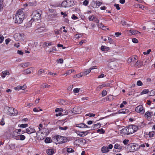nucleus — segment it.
I'll return each instance as SVG.
<instances>
[{
	"mask_svg": "<svg viewBox=\"0 0 155 155\" xmlns=\"http://www.w3.org/2000/svg\"><path fill=\"white\" fill-rule=\"evenodd\" d=\"M23 8L20 9L18 10L15 15V23L20 24L24 20L25 15L23 10Z\"/></svg>",
	"mask_w": 155,
	"mask_h": 155,
	"instance_id": "1",
	"label": "nucleus"
},
{
	"mask_svg": "<svg viewBox=\"0 0 155 155\" xmlns=\"http://www.w3.org/2000/svg\"><path fill=\"white\" fill-rule=\"evenodd\" d=\"M54 140H55V141L57 143H65L67 141V139L65 137L62 136L57 135L53 137Z\"/></svg>",
	"mask_w": 155,
	"mask_h": 155,
	"instance_id": "2",
	"label": "nucleus"
},
{
	"mask_svg": "<svg viewBox=\"0 0 155 155\" xmlns=\"http://www.w3.org/2000/svg\"><path fill=\"white\" fill-rule=\"evenodd\" d=\"M31 16L34 21H38L40 20L41 18V14L37 11H35L33 12Z\"/></svg>",
	"mask_w": 155,
	"mask_h": 155,
	"instance_id": "3",
	"label": "nucleus"
},
{
	"mask_svg": "<svg viewBox=\"0 0 155 155\" xmlns=\"http://www.w3.org/2000/svg\"><path fill=\"white\" fill-rule=\"evenodd\" d=\"M128 135L132 134L136 131L138 129L137 127L135 125H130L127 126Z\"/></svg>",
	"mask_w": 155,
	"mask_h": 155,
	"instance_id": "4",
	"label": "nucleus"
},
{
	"mask_svg": "<svg viewBox=\"0 0 155 155\" xmlns=\"http://www.w3.org/2000/svg\"><path fill=\"white\" fill-rule=\"evenodd\" d=\"M74 5V2L70 0H67L63 1L62 4L61 6L64 7H71Z\"/></svg>",
	"mask_w": 155,
	"mask_h": 155,
	"instance_id": "5",
	"label": "nucleus"
},
{
	"mask_svg": "<svg viewBox=\"0 0 155 155\" xmlns=\"http://www.w3.org/2000/svg\"><path fill=\"white\" fill-rule=\"evenodd\" d=\"M135 110L138 113L143 114L145 112L143 106L141 105H140L137 106L135 109Z\"/></svg>",
	"mask_w": 155,
	"mask_h": 155,
	"instance_id": "6",
	"label": "nucleus"
},
{
	"mask_svg": "<svg viewBox=\"0 0 155 155\" xmlns=\"http://www.w3.org/2000/svg\"><path fill=\"white\" fill-rule=\"evenodd\" d=\"M81 112V108L79 107H74L72 110V112L75 114H79Z\"/></svg>",
	"mask_w": 155,
	"mask_h": 155,
	"instance_id": "7",
	"label": "nucleus"
},
{
	"mask_svg": "<svg viewBox=\"0 0 155 155\" xmlns=\"http://www.w3.org/2000/svg\"><path fill=\"white\" fill-rule=\"evenodd\" d=\"M135 146L134 144H130L128 145L127 147L130 152H134L137 150V149H135Z\"/></svg>",
	"mask_w": 155,
	"mask_h": 155,
	"instance_id": "8",
	"label": "nucleus"
},
{
	"mask_svg": "<svg viewBox=\"0 0 155 155\" xmlns=\"http://www.w3.org/2000/svg\"><path fill=\"white\" fill-rule=\"evenodd\" d=\"M137 57L136 56L130 57L128 59V63L133 62V63L136 62L135 61L137 60Z\"/></svg>",
	"mask_w": 155,
	"mask_h": 155,
	"instance_id": "9",
	"label": "nucleus"
},
{
	"mask_svg": "<svg viewBox=\"0 0 155 155\" xmlns=\"http://www.w3.org/2000/svg\"><path fill=\"white\" fill-rule=\"evenodd\" d=\"M35 132V129L31 127H29L26 129V132L28 134H31Z\"/></svg>",
	"mask_w": 155,
	"mask_h": 155,
	"instance_id": "10",
	"label": "nucleus"
},
{
	"mask_svg": "<svg viewBox=\"0 0 155 155\" xmlns=\"http://www.w3.org/2000/svg\"><path fill=\"white\" fill-rule=\"evenodd\" d=\"M117 63L115 61H112L108 63V66L110 68L113 69L117 65Z\"/></svg>",
	"mask_w": 155,
	"mask_h": 155,
	"instance_id": "11",
	"label": "nucleus"
},
{
	"mask_svg": "<svg viewBox=\"0 0 155 155\" xmlns=\"http://www.w3.org/2000/svg\"><path fill=\"white\" fill-rule=\"evenodd\" d=\"M127 126L123 128L120 130V133L123 135H128Z\"/></svg>",
	"mask_w": 155,
	"mask_h": 155,
	"instance_id": "12",
	"label": "nucleus"
},
{
	"mask_svg": "<svg viewBox=\"0 0 155 155\" xmlns=\"http://www.w3.org/2000/svg\"><path fill=\"white\" fill-rule=\"evenodd\" d=\"M46 31V29L43 27L40 28L35 30V31L37 33H41L42 32H45Z\"/></svg>",
	"mask_w": 155,
	"mask_h": 155,
	"instance_id": "13",
	"label": "nucleus"
},
{
	"mask_svg": "<svg viewBox=\"0 0 155 155\" xmlns=\"http://www.w3.org/2000/svg\"><path fill=\"white\" fill-rule=\"evenodd\" d=\"M75 125L76 127L79 128H85L88 127L84 123L77 124Z\"/></svg>",
	"mask_w": 155,
	"mask_h": 155,
	"instance_id": "14",
	"label": "nucleus"
},
{
	"mask_svg": "<svg viewBox=\"0 0 155 155\" xmlns=\"http://www.w3.org/2000/svg\"><path fill=\"white\" fill-rule=\"evenodd\" d=\"M8 114L10 116H13V113L14 110V108L12 107H8Z\"/></svg>",
	"mask_w": 155,
	"mask_h": 155,
	"instance_id": "15",
	"label": "nucleus"
},
{
	"mask_svg": "<svg viewBox=\"0 0 155 155\" xmlns=\"http://www.w3.org/2000/svg\"><path fill=\"white\" fill-rule=\"evenodd\" d=\"M33 68L32 67L29 68L25 70L24 73L27 74H30L31 72H33Z\"/></svg>",
	"mask_w": 155,
	"mask_h": 155,
	"instance_id": "16",
	"label": "nucleus"
},
{
	"mask_svg": "<svg viewBox=\"0 0 155 155\" xmlns=\"http://www.w3.org/2000/svg\"><path fill=\"white\" fill-rule=\"evenodd\" d=\"M129 112V110H128L126 109H123L119 111V113L126 114L128 113Z\"/></svg>",
	"mask_w": 155,
	"mask_h": 155,
	"instance_id": "17",
	"label": "nucleus"
},
{
	"mask_svg": "<svg viewBox=\"0 0 155 155\" xmlns=\"http://www.w3.org/2000/svg\"><path fill=\"white\" fill-rule=\"evenodd\" d=\"M9 74L10 73L8 71H5L2 72L1 75L2 78H4L6 75Z\"/></svg>",
	"mask_w": 155,
	"mask_h": 155,
	"instance_id": "18",
	"label": "nucleus"
},
{
	"mask_svg": "<svg viewBox=\"0 0 155 155\" xmlns=\"http://www.w3.org/2000/svg\"><path fill=\"white\" fill-rule=\"evenodd\" d=\"M101 151L103 153L108 152L109 151L108 148L105 147H103L101 148Z\"/></svg>",
	"mask_w": 155,
	"mask_h": 155,
	"instance_id": "19",
	"label": "nucleus"
},
{
	"mask_svg": "<svg viewBox=\"0 0 155 155\" xmlns=\"http://www.w3.org/2000/svg\"><path fill=\"white\" fill-rule=\"evenodd\" d=\"M34 21L33 19H31L29 21L26 25V28H29L31 26L32 24Z\"/></svg>",
	"mask_w": 155,
	"mask_h": 155,
	"instance_id": "20",
	"label": "nucleus"
},
{
	"mask_svg": "<svg viewBox=\"0 0 155 155\" xmlns=\"http://www.w3.org/2000/svg\"><path fill=\"white\" fill-rule=\"evenodd\" d=\"M110 48L109 47L106 46H105L102 45L101 46V50L102 51H107L109 50Z\"/></svg>",
	"mask_w": 155,
	"mask_h": 155,
	"instance_id": "21",
	"label": "nucleus"
},
{
	"mask_svg": "<svg viewBox=\"0 0 155 155\" xmlns=\"http://www.w3.org/2000/svg\"><path fill=\"white\" fill-rule=\"evenodd\" d=\"M114 148L115 149H118L119 150H121L122 148V147L120 145L117 143L114 145Z\"/></svg>",
	"mask_w": 155,
	"mask_h": 155,
	"instance_id": "22",
	"label": "nucleus"
},
{
	"mask_svg": "<svg viewBox=\"0 0 155 155\" xmlns=\"http://www.w3.org/2000/svg\"><path fill=\"white\" fill-rule=\"evenodd\" d=\"M101 127V124L100 123H98L95 124L92 126L93 129H95L100 128Z\"/></svg>",
	"mask_w": 155,
	"mask_h": 155,
	"instance_id": "23",
	"label": "nucleus"
},
{
	"mask_svg": "<svg viewBox=\"0 0 155 155\" xmlns=\"http://www.w3.org/2000/svg\"><path fill=\"white\" fill-rule=\"evenodd\" d=\"M47 153L49 155H52L54 153L53 149H48L46 151Z\"/></svg>",
	"mask_w": 155,
	"mask_h": 155,
	"instance_id": "24",
	"label": "nucleus"
},
{
	"mask_svg": "<svg viewBox=\"0 0 155 155\" xmlns=\"http://www.w3.org/2000/svg\"><path fill=\"white\" fill-rule=\"evenodd\" d=\"M30 63L29 62L25 63H21V66L22 67L25 68L29 66Z\"/></svg>",
	"mask_w": 155,
	"mask_h": 155,
	"instance_id": "25",
	"label": "nucleus"
},
{
	"mask_svg": "<svg viewBox=\"0 0 155 155\" xmlns=\"http://www.w3.org/2000/svg\"><path fill=\"white\" fill-rule=\"evenodd\" d=\"M83 76V75L82 74L81 72L80 73L77 74L76 75H74L73 76V78H79Z\"/></svg>",
	"mask_w": 155,
	"mask_h": 155,
	"instance_id": "26",
	"label": "nucleus"
},
{
	"mask_svg": "<svg viewBox=\"0 0 155 155\" xmlns=\"http://www.w3.org/2000/svg\"><path fill=\"white\" fill-rule=\"evenodd\" d=\"M76 133L78 135L80 136V137H84V132H80L79 131H76Z\"/></svg>",
	"mask_w": 155,
	"mask_h": 155,
	"instance_id": "27",
	"label": "nucleus"
},
{
	"mask_svg": "<svg viewBox=\"0 0 155 155\" xmlns=\"http://www.w3.org/2000/svg\"><path fill=\"white\" fill-rule=\"evenodd\" d=\"M130 32L132 35L138 34L140 33V32H139L138 31H136V30H134L133 31L130 30Z\"/></svg>",
	"mask_w": 155,
	"mask_h": 155,
	"instance_id": "28",
	"label": "nucleus"
},
{
	"mask_svg": "<svg viewBox=\"0 0 155 155\" xmlns=\"http://www.w3.org/2000/svg\"><path fill=\"white\" fill-rule=\"evenodd\" d=\"M43 45L44 47L45 48L46 47H47L48 46L51 45H52V42H50L49 43H48L46 42H44L43 43Z\"/></svg>",
	"mask_w": 155,
	"mask_h": 155,
	"instance_id": "29",
	"label": "nucleus"
},
{
	"mask_svg": "<svg viewBox=\"0 0 155 155\" xmlns=\"http://www.w3.org/2000/svg\"><path fill=\"white\" fill-rule=\"evenodd\" d=\"M89 70V69H85L84 70V72H81L82 74L83 75V76L86 75H87V74L89 73L90 72H89L88 71Z\"/></svg>",
	"mask_w": 155,
	"mask_h": 155,
	"instance_id": "30",
	"label": "nucleus"
},
{
	"mask_svg": "<svg viewBox=\"0 0 155 155\" xmlns=\"http://www.w3.org/2000/svg\"><path fill=\"white\" fill-rule=\"evenodd\" d=\"M94 3L96 4L97 7H99L102 4V2L98 1H96L94 2Z\"/></svg>",
	"mask_w": 155,
	"mask_h": 155,
	"instance_id": "31",
	"label": "nucleus"
},
{
	"mask_svg": "<svg viewBox=\"0 0 155 155\" xmlns=\"http://www.w3.org/2000/svg\"><path fill=\"white\" fill-rule=\"evenodd\" d=\"M50 87V86L48 85L47 84H43L41 85V87L42 88H44V87L46 88H48Z\"/></svg>",
	"mask_w": 155,
	"mask_h": 155,
	"instance_id": "32",
	"label": "nucleus"
},
{
	"mask_svg": "<svg viewBox=\"0 0 155 155\" xmlns=\"http://www.w3.org/2000/svg\"><path fill=\"white\" fill-rule=\"evenodd\" d=\"M28 125L27 124H22L18 125L19 127L23 128H25L28 127Z\"/></svg>",
	"mask_w": 155,
	"mask_h": 155,
	"instance_id": "33",
	"label": "nucleus"
},
{
	"mask_svg": "<svg viewBox=\"0 0 155 155\" xmlns=\"http://www.w3.org/2000/svg\"><path fill=\"white\" fill-rule=\"evenodd\" d=\"M19 87V90L22 89V90H24L26 88V86L25 85H23V86H18Z\"/></svg>",
	"mask_w": 155,
	"mask_h": 155,
	"instance_id": "34",
	"label": "nucleus"
},
{
	"mask_svg": "<svg viewBox=\"0 0 155 155\" xmlns=\"http://www.w3.org/2000/svg\"><path fill=\"white\" fill-rule=\"evenodd\" d=\"M19 139L21 140H23L25 139V136L24 135L19 134Z\"/></svg>",
	"mask_w": 155,
	"mask_h": 155,
	"instance_id": "35",
	"label": "nucleus"
},
{
	"mask_svg": "<svg viewBox=\"0 0 155 155\" xmlns=\"http://www.w3.org/2000/svg\"><path fill=\"white\" fill-rule=\"evenodd\" d=\"M67 151L68 153L74 152V150L71 148H67Z\"/></svg>",
	"mask_w": 155,
	"mask_h": 155,
	"instance_id": "36",
	"label": "nucleus"
},
{
	"mask_svg": "<svg viewBox=\"0 0 155 155\" xmlns=\"http://www.w3.org/2000/svg\"><path fill=\"white\" fill-rule=\"evenodd\" d=\"M149 91L148 90V89H144L141 92V94L142 95L147 93Z\"/></svg>",
	"mask_w": 155,
	"mask_h": 155,
	"instance_id": "37",
	"label": "nucleus"
},
{
	"mask_svg": "<svg viewBox=\"0 0 155 155\" xmlns=\"http://www.w3.org/2000/svg\"><path fill=\"white\" fill-rule=\"evenodd\" d=\"M51 140V138L49 137H47L45 140V141L46 143H49Z\"/></svg>",
	"mask_w": 155,
	"mask_h": 155,
	"instance_id": "38",
	"label": "nucleus"
},
{
	"mask_svg": "<svg viewBox=\"0 0 155 155\" xmlns=\"http://www.w3.org/2000/svg\"><path fill=\"white\" fill-rule=\"evenodd\" d=\"M108 39L109 41V42L110 44H114V42L111 38L108 37Z\"/></svg>",
	"mask_w": 155,
	"mask_h": 155,
	"instance_id": "39",
	"label": "nucleus"
},
{
	"mask_svg": "<svg viewBox=\"0 0 155 155\" xmlns=\"http://www.w3.org/2000/svg\"><path fill=\"white\" fill-rule=\"evenodd\" d=\"M28 5L31 6H35L36 5V2H29L28 4Z\"/></svg>",
	"mask_w": 155,
	"mask_h": 155,
	"instance_id": "40",
	"label": "nucleus"
},
{
	"mask_svg": "<svg viewBox=\"0 0 155 155\" xmlns=\"http://www.w3.org/2000/svg\"><path fill=\"white\" fill-rule=\"evenodd\" d=\"M44 71L43 69H40L38 71V75H40Z\"/></svg>",
	"mask_w": 155,
	"mask_h": 155,
	"instance_id": "41",
	"label": "nucleus"
},
{
	"mask_svg": "<svg viewBox=\"0 0 155 155\" xmlns=\"http://www.w3.org/2000/svg\"><path fill=\"white\" fill-rule=\"evenodd\" d=\"M127 104V102L125 101H124L123 102V103L120 104V108H122L124 107V105L126 104Z\"/></svg>",
	"mask_w": 155,
	"mask_h": 155,
	"instance_id": "42",
	"label": "nucleus"
},
{
	"mask_svg": "<svg viewBox=\"0 0 155 155\" xmlns=\"http://www.w3.org/2000/svg\"><path fill=\"white\" fill-rule=\"evenodd\" d=\"M145 116L147 118L150 117L151 114L149 112H146L144 114Z\"/></svg>",
	"mask_w": 155,
	"mask_h": 155,
	"instance_id": "43",
	"label": "nucleus"
},
{
	"mask_svg": "<svg viewBox=\"0 0 155 155\" xmlns=\"http://www.w3.org/2000/svg\"><path fill=\"white\" fill-rule=\"evenodd\" d=\"M155 134L154 131H152L151 132H150L149 133V137H153V136Z\"/></svg>",
	"mask_w": 155,
	"mask_h": 155,
	"instance_id": "44",
	"label": "nucleus"
},
{
	"mask_svg": "<svg viewBox=\"0 0 155 155\" xmlns=\"http://www.w3.org/2000/svg\"><path fill=\"white\" fill-rule=\"evenodd\" d=\"M105 86L103 84L99 85L97 88V91H100L101 90V89L103 88V87H104Z\"/></svg>",
	"mask_w": 155,
	"mask_h": 155,
	"instance_id": "45",
	"label": "nucleus"
},
{
	"mask_svg": "<svg viewBox=\"0 0 155 155\" xmlns=\"http://www.w3.org/2000/svg\"><path fill=\"white\" fill-rule=\"evenodd\" d=\"M59 128L61 130H66L68 129V127L67 126H65L64 127L60 126L59 127Z\"/></svg>",
	"mask_w": 155,
	"mask_h": 155,
	"instance_id": "46",
	"label": "nucleus"
},
{
	"mask_svg": "<svg viewBox=\"0 0 155 155\" xmlns=\"http://www.w3.org/2000/svg\"><path fill=\"white\" fill-rule=\"evenodd\" d=\"M143 84L142 82L140 81H138L137 83V85L138 86H142Z\"/></svg>",
	"mask_w": 155,
	"mask_h": 155,
	"instance_id": "47",
	"label": "nucleus"
},
{
	"mask_svg": "<svg viewBox=\"0 0 155 155\" xmlns=\"http://www.w3.org/2000/svg\"><path fill=\"white\" fill-rule=\"evenodd\" d=\"M97 132H100V133L104 134V133L105 131L103 129L101 128L97 130Z\"/></svg>",
	"mask_w": 155,
	"mask_h": 155,
	"instance_id": "48",
	"label": "nucleus"
},
{
	"mask_svg": "<svg viewBox=\"0 0 155 155\" xmlns=\"http://www.w3.org/2000/svg\"><path fill=\"white\" fill-rule=\"evenodd\" d=\"M94 17L95 16L92 15L91 16H89L88 18V19L90 21H93Z\"/></svg>",
	"mask_w": 155,
	"mask_h": 155,
	"instance_id": "49",
	"label": "nucleus"
},
{
	"mask_svg": "<svg viewBox=\"0 0 155 155\" xmlns=\"http://www.w3.org/2000/svg\"><path fill=\"white\" fill-rule=\"evenodd\" d=\"M4 37L3 36V35H0V43H2L4 39Z\"/></svg>",
	"mask_w": 155,
	"mask_h": 155,
	"instance_id": "50",
	"label": "nucleus"
},
{
	"mask_svg": "<svg viewBox=\"0 0 155 155\" xmlns=\"http://www.w3.org/2000/svg\"><path fill=\"white\" fill-rule=\"evenodd\" d=\"M89 3V2L87 0H85L83 2V5H87Z\"/></svg>",
	"mask_w": 155,
	"mask_h": 155,
	"instance_id": "51",
	"label": "nucleus"
},
{
	"mask_svg": "<svg viewBox=\"0 0 155 155\" xmlns=\"http://www.w3.org/2000/svg\"><path fill=\"white\" fill-rule=\"evenodd\" d=\"M5 124V123L4 118H2L1 121L0 122V125H3Z\"/></svg>",
	"mask_w": 155,
	"mask_h": 155,
	"instance_id": "52",
	"label": "nucleus"
},
{
	"mask_svg": "<svg viewBox=\"0 0 155 155\" xmlns=\"http://www.w3.org/2000/svg\"><path fill=\"white\" fill-rule=\"evenodd\" d=\"M97 66H93L89 68V70L88 71L89 72H91V70L94 69H97Z\"/></svg>",
	"mask_w": 155,
	"mask_h": 155,
	"instance_id": "53",
	"label": "nucleus"
},
{
	"mask_svg": "<svg viewBox=\"0 0 155 155\" xmlns=\"http://www.w3.org/2000/svg\"><path fill=\"white\" fill-rule=\"evenodd\" d=\"M107 94V92L106 90H103L102 92V95L103 96L106 95Z\"/></svg>",
	"mask_w": 155,
	"mask_h": 155,
	"instance_id": "54",
	"label": "nucleus"
},
{
	"mask_svg": "<svg viewBox=\"0 0 155 155\" xmlns=\"http://www.w3.org/2000/svg\"><path fill=\"white\" fill-rule=\"evenodd\" d=\"M80 89L76 88L74 89L73 91L74 93H78Z\"/></svg>",
	"mask_w": 155,
	"mask_h": 155,
	"instance_id": "55",
	"label": "nucleus"
},
{
	"mask_svg": "<svg viewBox=\"0 0 155 155\" xmlns=\"http://www.w3.org/2000/svg\"><path fill=\"white\" fill-rule=\"evenodd\" d=\"M132 41L134 43H137L138 42V40L136 38H133L132 39Z\"/></svg>",
	"mask_w": 155,
	"mask_h": 155,
	"instance_id": "56",
	"label": "nucleus"
},
{
	"mask_svg": "<svg viewBox=\"0 0 155 155\" xmlns=\"http://www.w3.org/2000/svg\"><path fill=\"white\" fill-rule=\"evenodd\" d=\"M129 141V140L125 139L123 140V143L124 144L126 145L127 144Z\"/></svg>",
	"mask_w": 155,
	"mask_h": 155,
	"instance_id": "57",
	"label": "nucleus"
},
{
	"mask_svg": "<svg viewBox=\"0 0 155 155\" xmlns=\"http://www.w3.org/2000/svg\"><path fill=\"white\" fill-rule=\"evenodd\" d=\"M85 116H89L90 117H94L95 116V114H91L89 113L86 114Z\"/></svg>",
	"mask_w": 155,
	"mask_h": 155,
	"instance_id": "58",
	"label": "nucleus"
},
{
	"mask_svg": "<svg viewBox=\"0 0 155 155\" xmlns=\"http://www.w3.org/2000/svg\"><path fill=\"white\" fill-rule=\"evenodd\" d=\"M17 53L20 55H22L23 54V52L21 50H18Z\"/></svg>",
	"mask_w": 155,
	"mask_h": 155,
	"instance_id": "59",
	"label": "nucleus"
},
{
	"mask_svg": "<svg viewBox=\"0 0 155 155\" xmlns=\"http://www.w3.org/2000/svg\"><path fill=\"white\" fill-rule=\"evenodd\" d=\"M18 113V112L17 111V110L14 109V112L13 113V116L17 115Z\"/></svg>",
	"mask_w": 155,
	"mask_h": 155,
	"instance_id": "60",
	"label": "nucleus"
},
{
	"mask_svg": "<svg viewBox=\"0 0 155 155\" xmlns=\"http://www.w3.org/2000/svg\"><path fill=\"white\" fill-rule=\"evenodd\" d=\"M71 18L72 19L74 20H77L78 19V18L77 16H76L75 15H72Z\"/></svg>",
	"mask_w": 155,
	"mask_h": 155,
	"instance_id": "61",
	"label": "nucleus"
},
{
	"mask_svg": "<svg viewBox=\"0 0 155 155\" xmlns=\"http://www.w3.org/2000/svg\"><path fill=\"white\" fill-rule=\"evenodd\" d=\"M114 6L116 7V8L117 10L120 9V8L119 7V5L117 4H115L114 5Z\"/></svg>",
	"mask_w": 155,
	"mask_h": 155,
	"instance_id": "62",
	"label": "nucleus"
},
{
	"mask_svg": "<svg viewBox=\"0 0 155 155\" xmlns=\"http://www.w3.org/2000/svg\"><path fill=\"white\" fill-rule=\"evenodd\" d=\"M97 26L99 28H101L102 27H103L104 26V25L101 23H100L98 24Z\"/></svg>",
	"mask_w": 155,
	"mask_h": 155,
	"instance_id": "63",
	"label": "nucleus"
},
{
	"mask_svg": "<svg viewBox=\"0 0 155 155\" xmlns=\"http://www.w3.org/2000/svg\"><path fill=\"white\" fill-rule=\"evenodd\" d=\"M93 21L97 23H98L99 22V20L95 16V17Z\"/></svg>",
	"mask_w": 155,
	"mask_h": 155,
	"instance_id": "64",
	"label": "nucleus"
}]
</instances>
